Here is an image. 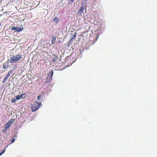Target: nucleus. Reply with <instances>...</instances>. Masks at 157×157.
Segmentation results:
<instances>
[{
    "label": "nucleus",
    "mask_w": 157,
    "mask_h": 157,
    "mask_svg": "<svg viewBox=\"0 0 157 157\" xmlns=\"http://www.w3.org/2000/svg\"><path fill=\"white\" fill-rule=\"evenodd\" d=\"M22 57V56L20 54L12 56L8 59V62H9V63H14L20 60Z\"/></svg>",
    "instance_id": "f257e3e1"
},
{
    "label": "nucleus",
    "mask_w": 157,
    "mask_h": 157,
    "mask_svg": "<svg viewBox=\"0 0 157 157\" xmlns=\"http://www.w3.org/2000/svg\"><path fill=\"white\" fill-rule=\"evenodd\" d=\"M41 103H39L36 101L34 102V104L32 105V111L34 112L37 110L40 107Z\"/></svg>",
    "instance_id": "f03ea898"
},
{
    "label": "nucleus",
    "mask_w": 157,
    "mask_h": 157,
    "mask_svg": "<svg viewBox=\"0 0 157 157\" xmlns=\"http://www.w3.org/2000/svg\"><path fill=\"white\" fill-rule=\"evenodd\" d=\"M53 71H50L48 74V76L46 79V83H49L51 82L53 75Z\"/></svg>",
    "instance_id": "7ed1b4c3"
},
{
    "label": "nucleus",
    "mask_w": 157,
    "mask_h": 157,
    "mask_svg": "<svg viewBox=\"0 0 157 157\" xmlns=\"http://www.w3.org/2000/svg\"><path fill=\"white\" fill-rule=\"evenodd\" d=\"M23 29V27H15L13 26L11 29V30H14L15 32H19L22 31Z\"/></svg>",
    "instance_id": "20e7f679"
},
{
    "label": "nucleus",
    "mask_w": 157,
    "mask_h": 157,
    "mask_svg": "<svg viewBox=\"0 0 157 157\" xmlns=\"http://www.w3.org/2000/svg\"><path fill=\"white\" fill-rule=\"evenodd\" d=\"M85 9V7L83 6V4L80 8L79 10L78 11L77 14L79 15H82Z\"/></svg>",
    "instance_id": "39448f33"
},
{
    "label": "nucleus",
    "mask_w": 157,
    "mask_h": 157,
    "mask_svg": "<svg viewBox=\"0 0 157 157\" xmlns=\"http://www.w3.org/2000/svg\"><path fill=\"white\" fill-rule=\"evenodd\" d=\"M27 95L25 94H23L20 95H18L16 96L17 99V100H20L21 98H26Z\"/></svg>",
    "instance_id": "423d86ee"
},
{
    "label": "nucleus",
    "mask_w": 157,
    "mask_h": 157,
    "mask_svg": "<svg viewBox=\"0 0 157 157\" xmlns=\"http://www.w3.org/2000/svg\"><path fill=\"white\" fill-rule=\"evenodd\" d=\"M59 21V19L57 17H56L53 20V21L55 22L56 24H58Z\"/></svg>",
    "instance_id": "0eeeda50"
},
{
    "label": "nucleus",
    "mask_w": 157,
    "mask_h": 157,
    "mask_svg": "<svg viewBox=\"0 0 157 157\" xmlns=\"http://www.w3.org/2000/svg\"><path fill=\"white\" fill-rule=\"evenodd\" d=\"M9 62H8V60H7V64H6V63H4L3 64V68L4 69H6L7 68L9 67Z\"/></svg>",
    "instance_id": "6e6552de"
},
{
    "label": "nucleus",
    "mask_w": 157,
    "mask_h": 157,
    "mask_svg": "<svg viewBox=\"0 0 157 157\" xmlns=\"http://www.w3.org/2000/svg\"><path fill=\"white\" fill-rule=\"evenodd\" d=\"M53 56L54 57L52 60L53 61V63H55L57 59V57L56 55H53Z\"/></svg>",
    "instance_id": "1a4fd4ad"
},
{
    "label": "nucleus",
    "mask_w": 157,
    "mask_h": 157,
    "mask_svg": "<svg viewBox=\"0 0 157 157\" xmlns=\"http://www.w3.org/2000/svg\"><path fill=\"white\" fill-rule=\"evenodd\" d=\"M44 96V95H40L37 97V98L38 100H43V97Z\"/></svg>",
    "instance_id": "9d476101"
},
{
    "label": "nucleus",
    "mask_w": 157,
    "mask_h": 157,
    "mask_svg": "<svg viewBox=\"0 0 157 157\" xmlns=\"http://www.w3.org/2000/svg\"><path fill=\"white\" fill-rule=\"evenodd\" d=\"M52 38L53 39L52 40V44H54V43L55 42V41L56 40V37L55 36H53L52 37Z\"/></svg>",
    "instance_id": "9b49d317"
},
{
    "label": "nucleus",
    "mask_w": 157,
    "mask_h": 157,
    "mask_svg": "<svg viewBox=\"0 0 157 157\" xmlns=\"http://www.w3.org/2000/svg\"><path fill=\"white\" fill-rule=\"evenodd\" d=\"M17 97H16V98L13 97L12 98V100H11V103H14L17 100Z\"/></svg>",
    "instance_id": "f8f14e48"
},
{
    "label": "nucleus",
    "mask_w": 157,
    "mask_h": 157,
    "mask_svg": "<svg viewBox=\"0 0 157 157\" xmlns=\"http://www.w3.org/2000/svg\"><path fill=\"white\" fill-rule=\"evenodd\" d=\"M8 78H9V77L7 76L6 75L2 81V82L5 83L6 82V81L7 80V79Z\"/></svg>",
    "instance_id": "ddd939ff"
},
{
    "label": "nucleus",
    "mask_w": 157,
    "mask_h": 157,
    "mask_svg": "<svg viewBox=\"0 0 157 157\" xmlns=\"http://www.w3.org/2000/svg\"><path fill=\"white\" fill-rule=\"evenodd\" d=\"M15 137H16V136H13L12 138V139L11 140V142L10 143V144H11L12 143H13L15 140Z\"/></svg>",
    "instance_id": "4468645a"
},
{
    "label": "nucleus",
    "mask_w": 157,
    "mask_h": 157,
    "mask_svg": "<svg viewBox=\"0 0 157 157\" xmlns=\"http://www.w3.org/2000/svg\"><path fill=\"white\" fill-rule=\"evenodd\" d=\"M11 124H10V123L7 122V123L5 124V126L7 127L8 128H9Z\"/></svg>",
    "instance_id": "2eb2a0df"
},
{
    "label": "nucleus",
    "mask_w": 157,
    "mask_h": 157,
    "mask_svg": "<svg viewBox=\"0 0 157 157\" xmlns=\"http://www.w3.org/2000/svg\"><path fill=\"white\" fill-rule=\"evenodd\" d=\"M13 71H14L13 70H10L9 71L8 73V74H10V75L13 72Z\"/></svg>",
    "instance_id": "dca6fc26"
},
{
    "label": "nucleus",
    "mask_w": 157,
    "mask_h": 157,
    "mask_svg": "<svg viewBox=\"0 0 157 157\" xmlns=\"http://www.w3.org/2000/svg\"><path fill=\"white\" fill-rule=\"evenodd\" d=\"M76 34V33H75V34L74 35H73V36H72V39H75Z\"/></svg>",
    "instance_id": "f3484780"
},
{
    "label": "nucleus",
    "mask_w": 157,
    "mask_h": 157,
    "mask_svg": "<svg viewBox=\"0 0 157 157\" xmlns=\"http://www.w3.org/2000/svg\"><path fill=\"white\" fill-rule=\"evenodd\" d=\"M14 121V120L13 119H11L10 120L8 121V122L10 123V124H11L12 123H13Z\"/></svg>",
    "instance_id": "a211bd4d"
},
{
    "label": "nucleus",
    "mask_w": 157,
    "mask_h": 157,
    "mask_svg": "<svg viewBox=\"0 0 157 157\" xmlns=\"http://www.w3.org/2000/svg\"><path fill=\"white\" fill-rule=\"evenodd\" d=\"M5 149L3 151H2L0 153V154H1V155H2L3 154L4 152H5Z\"/></svg>",
    "instance_id": "6ab92c4d"
},
{
    "label": "nucleus",
    "mask_w": 157,
    "mask_h": 157,
    "mask_svg": "<svg viewBox=\"0 0 157 157\" xmlns=\"http://www.w3.org/2000/svg\"><path fill=\"white\" fill-rule=\"evenodd\" d=\"M7 130L5 129H4L3 130V132H4V133H6V132H7Z\"/></svg>",
    "instance_id": "aec40b11"
},
{
    "label": "nucleus",
    "mask_w": 157,
    "mask_h": 157,
    "mask_svg": "<svg viewBox=\"0 0 157 157\" xmlns=\"http://www.w3.org/2000/svg\"><path fill=\"white\" fill-rule=\"evenodd\" d=\"M8 128H7V127L5 126L4 129L7 130Z\"/></svg>",
    "instance_id": "412c9836"
},
{
    "label": "nucleus",
    "mask_w": 157,
    "mask_h": 157,
    "mask_svg": "<svg viewBox=\"0 0 157 157\" xmlns=\"http://www.w3.org/2000/svg\"><path fill=\"white\" fill-rule=\"evenodd\" d=\"M70 0L72 2V3H73L75 0Z\"/></svg>",
    "instance_id": "4be33fe9"
},
{
    "label": "nucleus",
    "mask_w": 157,
    "mask_h": 157,
    "mask_svg": "<svg viewBox=\"0 0 157 157\" xmlns=\"http://www.w3.org/2000/svg\"><path fill=\"white\" fill-rule=\"evenodd\" d=\"M6 75L8 77H9V76L10 75V74H8H8Z\"/></svg>",
    "instance_id": "5701e85b"
},
{
    "label": "nucleus",
    "mask_w": 157,
    "mask_h": 157,
    "mask_svg": "<svg viewBox=\"0 0 157 157\" xmlns=\"http://www.w3.org/2000/svg\"><path fill=\"white\" fill-rule=\"evenodd\" d=\"M79 51H80V52L81 53V50H79Z\"/></svg>",
    "instance_id": "b1692460"
},
{
    "label": "nucleus",
    "mask_w": 157,
    "mask_h": 157,
    "mask_svg": "<svg viewBox=\"0 0 157 157\" xmlns=\"http://www.w3.org/2000/svg\"><path fill=\"white\" fill-rule=\"evenodd\" d=\"M91 38H92V37H90V38L91 39Z\"/></svg>",
    "instance_id": "393cba45"
},
{
    "label": "nucleus",
    "mask_w": 157,
    "mask_h": 157,
    "mask_svg": "<svg viewBox=\"0 0 157 157\" xmlns=\"http://www.w3.org/2000/svg\"><path fill=\"white\" fill-rule=\"evenodd\" d=\"M1 24L0 23V26H1Z\"/></svg>",
    "instance_id": "a878e982"
},
{
    "label": "nucleus",
    "mask_w": 157,
    "mask_h": 157,
    "mask_svg": "<svg viewBox=\"0 0 157 157\" xmlns=\"http://www.w3.org/2000/svg\"><path fill=\"white\" fill-rule=\"evenodd\" d=\"M1 155V154H0V156Z\"/></svg>",
    "instance_id": "bb28decb"
}]
</instances>
